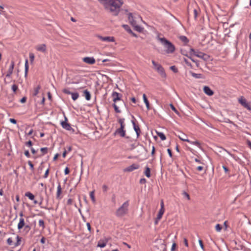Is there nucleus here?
<instances>
[{
	"label": "nucleus",
	"instance_id": "e433bc0d",
	"mask_svg": "<svg viewBox=\"0 0 251 251\" xmlns=\"http://www.w3.org/2000/svg\"><path fill=\"white\" fill-rule=\"evenodd\" d=\"M41 152H42V154L41 155H44L48 153V148L47 147L42 148L40 149Z\"/></svg>",
	"mask_w": 251,
	"mask_h": 251
},
{
	"label": "nucleus",
	"instance_id": "ea45409f",
	"mask_svg": "<svg viewBox=\"0 0 251 251\" xmlns=\"http://www.w3.org/2000/svg\"><path fill=\"white\" fill-rule=\"evenodd\" d=\"M182 195L184 198H186L187 200H189L190 199V196L188 193L186 192L185 191H183L182 192Z\"/></svg>",
	"mask_w": 251,
	"mask_h": 251
},
{
	"label": "nucleus",
	"instance_id": "473e14b6",
	"mask_svg": "<svg viewBox=\"0 0 251 251\" xmlns=\"http://www.w3.org/2000/svg\"><path fill=\"white\" fill-rule=\"evenodd\" d=\"M41 88V87L40 85H38L35 89H34V92L33 93V96H36L37 95V94L39 93V90Z\"/></svg>",
	"mask_w": 251,
	"mask_h": 251
},
{
	"label": "nucleus",
	"instance_id": "052dcab7",
	"mask_svg": "<svg viewBox=\"0 0 251 251\" xmlns=\"http://www.w3.org/2000/svg\"><path fill=\"white\" fill-rule=\"evenodd\" d=\"M26 99H27L26 97H24L23 98H22V99L20 100V102H21V103H25V102L26 101Z\"/></svg>",
	"mask_w": 251,
	"mask_h": 251
},
{
	"label": "nucleus",
	"instance_id": "412c9836",
	"mask_svg": "<svg viewBox=\"0 0 251 251\" xmlns=\"http://www.w3.org/2000/svg\"><path fill=\"white\" fill-rule=\"evenodd\" d=\"M83 96L85 97L87 100H89L91 99V94L87 90H85L83 91Z\"/></svg>",
	"mask_w": 251,
	"mask_h": 251
},
{
	"label": "nucleus",
	"instance_id": "ddd939ff",
	"mask_svg": "<svg viewBox=\"0 0 251 251\" xmlns=\"http://www.w3.org/2000/svg\"><path fill=\"white\" fill-rule=\"evenodd\" d=\"M67 118L65 117V121H62L61 123V126H62V127L67 130H70L71 129H72V127L71 126V125L70 124L68 123L67 122Z\"/></svg>",
	"mask_w": 251,
	"mask_h": 251
},
{
	"label": "nucleus",
	"instance_id": "dca6fc26",
	"mask_svg": "<svg viewBox=\"0 0 251 251\" xmlns=\"http://www.w3.org/2000/svg\"><path fill=\"white\" fill-rule=\"evenodd\" d=\"M203 90L204 93L209 96H211L214 94V92L208 86H204Z\"/></svg>",
	"mask_w": 251,
	"mask_h": 251
},
{
	"label": "nucleus",
	"instance_id": "a211bd4d",
	"mask_svg": "<svg viewBox=\"0 0 251 251\" xmlns=\"http://www.w3.org/2000/svg\"><path fill=\"white\" fill-rule=\"evenodd\" d=\"M57 193H56V199L58 200H60L61 199V197L60 196V195L62 193V188L61 187V185L60 183H58V185L57 186Z\"/></svg>",
	"mask_w": 251,
	"mask_h": 251
},
{
	"label": "nucleus",
	"instance_id": "f704fd0d",
	"mask_svg": "<svg viewBox=\"0 0 251 251\" xmlns=\"http://www.w3.org/2000/svg\"><path fill=\"white\" fill-rule=\"evenodd\" d=\"M16 239H17V242H16V243L15 244V247L18 246L19 245H20V244H21V242L22 238H21V237H20V236H17Z\"/></svg>",
	"mask_w": 251,
	"mask_h": 251
},
{
	"label": "nucleus",
	"instance_id": "37998d69",
	"mask_svg": "<svg viewBox=\"0 0 251 251\" xmlns=\"http://www.w3.org/2000/svg\"><path fill=\"white\" fill-rule=\"evenodd\" d=\"M12 91L14 92H16L18 89V86L16 84H13L12 86Z\"/></svg>",
	"mask_w": 251,
	"mask_h": 251
},
{
	"label": "nucleus",
	"instance_id": "f8f14e48",
	"mask_svg": "<svg viewBox=\"0 0 251 251\" xmlns=\"http://www.w3.org/2000/svg\"><path fill=\"white\" fill-rule=\"evenodd\" d=\"M82 60L84 62L92 65L95 63L96 60L93 57H85L83 58Z\"/></svg>",
	"mask_w": 251,
	"mask_h": 251
},
{
	"label": "nucleus",
	"instance_id": "5fc2aeb1",
	"mask_svg": "<svg viewBox=\"0 0 251 251\" xmlns=\"http://www.w3.org/2000/svg\"><path fill=\"white\" fill-rule=\"evenodd\" d=\"M73 203V200L71 199H69L67 201V204L69 205H72Z\"/></svg>",
	"mask_w": 251,
	"mask_h": 251
},
{
	"label": "nucleus",
	"instance_id": "6e6d98bb",
	"mask_svg": "<svg viewBox=\"0 0 251 251\" xmlns=\"http://www.w3.org/2000/svg\"><path fill=\"white\" fill-rule=\"evenodd\" d=\"M49 174V169H48L45 172V173L44 176V178H47Z\"/></svg>",
	"mask_w": 251,
	"mask_h": 251
},
{
	"label": "nucleus",
	"instance_id": "79ce46f5",
	"mask_svg": "<svg viewBox=\"0 0 251 251\" xmlns=\"http://www.w3.org/2000/svg\"><path fill=\"white\" fill-rule=\"evenodd\" d=\"M39 226H42L43 229L45 228L44 222L43 220H40L39 221Z\"/></svg>",
	"mask_w": 251,
	"mask_h": 251
},
{
	"label": "nucleus",
	"instance_id": "72a5a7b5",
	"mask_svg": "<svg viewBox=\"0 0 251 251\" xmlns=\"http://www.w3.org/2000/svg\"><path fill=\"white\" fill-rule=\"evenodd\" d=\"M94 193H95V192L94 191H92L90 192V198L91 199L92 201L95 203V201H96V200H95V196H94Z\"/></svg>",
	"mask_w": 251,
	"mask_h": 251
},
{
	"label": "nucleus",
	"instance_id": "4be33fe9",
	"mask_svg": "<svg viewBox=\"0 0 251 251\" xmlns=\"http://www.w3.org/2000/svg\"><path fill=\"white\" fill-rule=\"evenodd\" d=\"M143 98L144 101L145 103L146 104L147 109L150 110V103H149V100L147 99L146 94H143Z\"/></svg>",
	"mask_w": 251,
	"mask_h": 251
},
{
	"label": "nucleus",
	"instance_id": "5701e85b",
	"mask_svg": "<svg viewBox=\"0 0 251 251\" xmlns=\"http://www.w3.org/2000/svg\"><path fill=\"white\" fill-rule=\"evenodd\" d=\"M189 73L191 74V75L193 77H194L195 78H203L202 75L201 74H196V73H194L192 71H190Z\"/></svg>",
	"mask_w": 251,
	"mask_h": 251
},
{
	"label": "nucleus",
	"instance_id": "680f3d73",
	"mask_svg": "<svg viewBox=\"0 0 251 251\" xmlns=\"http://www.w3.org/2000/svg\"><path fill=\"white\" fill-rule=\"evenodd\" d=\"M9 121L11 123L13 124H16L17 123V121L15 119L10 118Z\"/></svg>",
	"mask_w": 251,
	"mask_h": 251
},
{
	"label": "nucleus",
	"instance_id": "3c124183",
	"mask_svg": "<svg viewBox=\"0 0 251 251\" xmlns=\"http://www.w3.org/2000/svg\"><path fill=\"white\" fill-rule=\"evenodd\" d=\"M123 26L124 27L125 30L129 33V29H131L128 25H124Z\"/></svg>",
	"mask_w": 251,
	"mask_h": 251
},
{
	"label": "nucleus",
	"instance_id": "0eeeda50",
	"mask_svg": "<svg viewBox=\"0 0 251 251\" xmlns=\"http://www.w3.org/2000/svg\"><path fill=\"white\" fill-rule=\"evenodd\" d=\"M166 250V245L162 241L156 242L155 245L153 246L152 251H165Z\"/></svg>",
	"mask_w": 251,
	"mask_h": 251
},
{
	"label": "nucleus",
	"instance_id": "c85d7f7f",
	"mask_svg": "<svg viewBox=\"0 0 251 251\" xmlns=\"http://www.w3.org/2000/svg\"><path fill=\"white\" fill-rule=\"evenodd\" d=\"M25 196L29 198L30 200H33L34 199V196L30 192H26L25 194Z\"/></svg>",
	"mask_w": 251,
	"mask_h": 251
},
{
	"label": "nucleus",
	"instance_id": "cd10ccee",
	"mask_svg": "<svg viewBox=\"0 0 251 251\" xmlns=\"http://www.w3.org/2000/svg\"><path fill=\"white\" fill-rule=\"evenodd\" d=\"M28 70V60L26 59L25 62V77L27 76Z\"/></svg>",
	"mask_w": 251,
	"mask_h": 251
},
{
	"label": "nucleus",
	"instance_id": "864d4df0",
	"mask_svg": "<svg viewBox=\"0 0 251 251\" xmlns=\"http://www.w3.org/2000/svg\"><path fill=\"white\" fill-rule=\"evenodd\" d=\"M7 243L8 245H11L13 243L12 239L11 238H8V239L7 240Z\"/></svg>",
	"mask_w": 251,
	"mask_h": 251
},
{
	"label": "nucleus",
	"instance_id": "13d9d810",
	"mask_svg": "<svg viewBox=\"0 0 251 251\" xmlns=\"http://www.w3.org/2000/svg\"><path fill=\"white\" fill-rule=\"evenodd\" d=\"M147 182L146 181V179L144 178H141L140 180V183L141 184H145Z\"/></svg>",
	"mask_w": 251,
	"mask_h": 251
},
{
	"label": "nucleus",
	"instance_id": "0e129e2a",
	"mask_svg": "<svg viewBox=\"0 0 251 251\" xmlns=\"http://www.w3.org/2000/svg\"><path fill=\"white\" fill-rule=\"evenodd\" d=\"M70 173V170L68 167H66L64 170V173L65 175H68Z\"/></svg>",
	"mask_w": 251,
	"mask_h": 251
},
{
	"label": "nucleus",
	"instance_id": "a19ab883",
	"mask_svg": "<svg viewBox=\"0 0 251 251\" xmlns=\"http://www.w3.org/2000/svg\"><path fill=\"white\" fill-rule=\"evenodd\" d=\"M215 228L217 231L220 232L222 228V226L220 224H217L215 226Z\"/></svg>",
	"mask_w": 251,
	"mask_h": 251
},
{
	"label": "nucleus",
	"instance_id": "2f4dec72",
	"mask_svg": "<svg viewBox=\"0 0 251 251\" xmlns=\"http://www.w3.org/2000/svg\"><path fill=\"white\" fill-rule=\"evenodd\" d=\"M71 95L72 98L74 100H77L79 97V94L78 93H72Z\"/></svg>",
	"mask_w": 251,
	"mask_h": 251
},
{
	"label": "nucleus",
	"instance_id": "6e6552de",
	"mask_svg": "<svg viewBox=\"0 0 251 251\" xmlns=\"http://www.w3.org/2000/svg\"><path fill=\"white\" fill-rule=\"evenodd\" d=\"M189 54L190 55H194L198 57L203 58L204 60H206V59L204 58V56H207L206 54L200 52L199 50H195L194 49H190Z\"/></svg>",
	"mask_w": 251,
	"mask_h": 251
},
{
	"label": "nucleus",
	"instance_id": "4d7b16f0",
	"mask_svg": "<svg viewBox=\"0 0 251 251\" xmlns=\"http://www.w3.org/2000/svg\"><path fill=\"white\" fill-rule=\"evenodd\" d=\"M25 226V230H26L27 231H28L31 229V227L29 225H26V226Z\"/></svg>",
	"mask_w": 251,
	"mask_h": 251
},
{
	"label": "nucleus",
	"instance_id": "de8ad7c7",
	"mask_svg": "<svg viewBox=\"0 0 251 251\" xmlns=\"http://www.w3.org/2000/svg\"><path fill=\"white\" fill-rule=\"evenodd\" d=\"M62 92L66 94H72V92H71L68 89L65 88L63 89Z\"/></svg>",
	"mask_w": 251,
	"mask_h": 251
},
{
	"label": "nucleus",
	"instance_id": "f3484780",
	"mask_svg": "<svg viewBox=\"0 0 251 251\" xmlns=\"http://www.w3.org/2000/svg\"><path fill=\"white\" fill-rule=\"evenodd\" d=\"M37 50L45 53L47 51L46 45L45 44L39 45L36 47Z\"/></svg>",
	"mask_w": 251,
	"mask_h": 251
},
{
	"label": "nucleus",
	"instance_id": "a18cd8bd",
	"mask_svg": "<svg viewBox=\"0 0 251 251\" xmlns=\"http://www.w3.org/2000/svg\"><path fill=\"white\" fill-rule=\"evenodd\" d=\"M34 54L33 53H29V59L31 62L34 61Z\"/></svg>",
	"mask_w": 251,
	"mask_h": 251
},
{
	"label": "nucleus",
	"instance_id": "b1692460",
	"mask_svg": "<svg viewBox=\"0 0 251 251\" xmlns=\"http://www.w3.org/2000/svg\"><path fill=\"white\" fill-rule=\"evenodd\" d=\"M25 221L24 218H21L20 219L19 223L18 224V229H21L25 226Z\"/></svg>",
	"mask_w": 251,
	"mask_h": 251
},
{
	"label": "nucleus",
	"instance_id": "774afa93",
	"mask_svg": "<svg viewBox=\"0 0 251 251\" xmlns=\"http://www.w3.org/2000/svg\"><path fill=\"white\" fill-rule=\"evenodd\" d=\"M102 189L103 192H106L108 189V187L106 185H103L102 186Z\"/></svg>",
	"mask_w": 251,
	"mask_h": 251
},
{
	"label": "nucleus",
	"instance_id": "c03bdc74",
	"mask_svg": "<svg viewBox=\"0 0 251 251\" xmlns=\"http://www.w3.org/2000/svg\"><path fill=\"white\" fill-rule=\"evenodd\" d=\"M170 69L173 71L174 73H177L178 69L175 66H172L170 67Z\"/></svg>",
	"mask_w": 251,
	"mask_h": 251
},
{
	"label": "nucleus",
	"instance_id": "9d476101",
	"mask_svg": "<svg viewBox=\"0 0 251 251\" xmlns=\"http://www.w3.org/2000/svg\"><path fill=\"white\" fill-rule=\"evenodd\" d=\"M125 126H120V128H118L114 134L115 135L116 134L120 135V136L122 137H124L126 136V130L124 129Z\"/></svg>",
	"mask_w": 251,
	"mask_h": 251
},
{
	"label": "nucleus",
	"instance_id": "393cba45",
	"mask_svg": "<svg viewBox=\"0 0 251 251\" xmlns=\"http://www.w3.org/2000/svg\"><path fill=\"white\" fill-rule=\"evenodd\" d=\"M144 174L147 177H151V169L149 167H146Z\"/></svg>",
	"mask_w": 251,
	"mask_h": 251
},
{
	"label": "nucleus",
	"instance_id": "4c0bfd02",
	"mask_svg": "<svg viewBox=\"0 0 251 251\" xmlns=\"http://www.w3.org/2000/svg\"><path fill=\"white\" fill-rule=\"evenodd\" d=\"M170 106L173 111H174L177 115L179 114L178 111L177 110V109L175 108V107L174 106L173 104H170Z\"/></svg>",
	"mask_w": 251,
	"mask_h": 251
},
{
	"label": "nucleus",
	"instance_id": "69168bd1",
	"mask_svg": "<svg viewBox=\"0 0 251 251\" xmlns=\"http://www.w3.org/2000/svg\"><path fill=\"white\" fill-rule=\"evenodd\" d=\"M194 18L196 19L198 16V11L196 9L194 10Z\"/></svg>",
	"mask_w": 251,
	"mask_h": 251
},
{
	"label": "nucleus",
	"instance_id": "1a4fd4ad",
	"mask_svg": "<svg viewBox=\"0 0 251 251\" xmlns=\"http://www.w3.org/2000/svg\"><path fill=\"white\" fill-rule=\"evenodd\" d=\"M239 103L243 105L245 108L248 109L249 110L251 111V106L247 102L246 100L243 97H241L238 100Z\"/></svg>",
	"mask_w": 251,
	"mask_h": 251
},
{
	"label": "nucleus",
	"instance_id": "c9c22d12",
	"mask_svg": "<svg viewBox=\"0 0 251 251\" xmlns=\"http://www.w3.org/2000/svg\"><path fill=\"white\" fill-rule=\"evenodd\" d=\"M125 119L124 118H119L118 119V123L120 124V126H125V124L124 123Z\"/></svg>",
	"mask_w": 251,
	"mask_h": 251
},
{
	"label": "nucleus",
	"instance_id": "58836bf2",
	"mask_svg": "<svg viewBox=\"0 0 251 251\" xmlns=\"http://www.w3.org/2000/svg\"><path fill=\"white\" fill-rule=\"evenodd\" d=\"M190 143L192 144H193V145H196L197 146L199 147L200 148L201 147V144L198 141H190V142H189Z\"/></svg>",
	"mask_w": 251,
	"mask_h": 251
},
{
	"label": "nucleus",
	"instance_id": "39448f33",
	"mask_svg": "<svg viewBox=\"0 0 251 251\" xmlns=\"http://www.w3.org/2000/svg\"><path fill=\"white\" fill-rule=\"evenodd\" d=\"M136 18V17H134L131 13L128 14V19L130 24L134 27V30L138 32H142L144 28L137 25L136 21L135 20Z\"/></svg>",
	"mask_w": 251,
	"mask_h": 251
},
{
	"label": "nucleus",
	"instance_id": "c756f323",
	"mask_svg": "<svg viewBox=\"0 0 251 251\" xmlns=\"http://www.w3.org/2000/svg\"><path fill=\"white\" fill-rule=\"evenodd\" d=\"M179 39L182 42L184 43L185 44L189 42V40L185 36H180L179 37Z\"/></svg>",
	"mask_w": 251,
	"mask_h": 251
},
{
	"label": "nucleus",
	"instance_id": "7ed1b4c3",
	"mask_svg": "<svg viewBox=\"0 0 251 251\" xmlns=\"http://www.w3.org/2000/svg\"><path fill=\"white\" fill-rule=\"evenodd\" d=\"M158 40L166 49V51L167 53H173L175 50V46L165 38H158Z\"/></svg>",
	"mask_w": 251,
	"mask_h": 251
},
{
	"label": "nucleus",
	"instance_id": "20e7f679",
	"mask_svg": "<svg viewBox=\"0 0 251 251\" xmlns=\"http://www.w3.org/2000/svg\"><path fill=\"white\" fill-rule=\"evenodd\" d=\"M129 201H125L116 211V215L118 217H122L128 212Z\"/></svg>",
	"mask_w": 251,
	"mask_h": 251
},
{
	"label": "nucleus",
	"instance_id": "9b49d317",
	"mask_svg": "<svg viewBox=\"0 0 251 251\" xmlns=\"http://www.w3.org/2000/svg\"><path fill=\"white\" fill-rule=\"evenodd\" d=\"M140 166L139 164H133L131 165L130 166L126 167V168L124 169V172H130L134 170L138 169L139 168Z\"/></svg>",
	"mask_w": 251,
	"mask_h": 251
},
{
	"label": "nucleus",
	"instance_id": "6ab92c4d",
	"mask_svg": "<svg viewBox=\"0 0 251 251\" xmlns=\"http://www.w3.org/2000/svg\"><path fill=\"white\" fill-rule=\"evenodd\" d=\"M164 212V209H160V210L159 211V212H158V213L157 214V217L156 218L155 221V224H157V222H158V221L161 219V218H162V215H163Z\"/></svg>",
	"mask_w": 251,
	"mask_h": 251
},
{
	"label": "nucleus",
	"instance_id": "7c9ffc66",
	"mask_svg": "<svg viewBox=\"0 0 251 251\" xmlns=\"http://www.w3.org/2000/svg\"><path fill=\"white\" fill-rule=\"evenodd\" d=\"M157 135L160 138L161 140L163 141L166 139V136L162 132H157Z\"/></svg>",
	"mask_w": 251,
	"mask_h": 251
},
{
	"label": "nucleus",
	"instance_id": "f257e3e1",
	"mask_svg": "<svg viewBox=\"0 0 251 251\" xmlns=\"http://www.w3.org/2000/svg\"><path fill=\"white\" fill-rule=\"evenodd\" d=\"M99 2L103 3L105 8L109 10L114 16L118 15L120 9L123 4L120 0H98Z\"/></svg>",
	"mask_w": 251,
	"mask_h": 251
},
{
	"label": "nucleus",
	"instance_id": "bf43d9fd",
	"mask_svg": "<svg viewBox=\"0 0 251 251\" xmlns=\"http://www.w3.org/2000/svg\"><path fill=\"white\" fill-rule=\"evenodd\" d=\"M167 151H168V153L169 155V156L171 157H172L173 156V154H172V150L170 149H167Z\"/></svg>",
	"mask_w": 251,
	"mask_h": 251
},
{
	"label": "nucleus",
	"instance_id": "603ef678",
	"mask_svg": "<svg viewBox=\"0 0 251 251\" xmlns=\"http://www.w3.org/2000/svg\"><path fill=\"white\" fill-rule=\"evenodd\" d=\"M184 61L185 62V63L189 66L192 67V64H191V63H190L188 60L186 59V58H184Z\"/></svg>",
	"mask_w": 251,
	"mask_h": 251
},
{
	"label": "nucleus",
	"instance_id": "e2e57ef3",
	"mask_svg": "<svg viewBox=\"0 0 251 251\" xmlns=\"http://www.w3.org/2000/svg\"><path fill=\"white\" fill-rule=\"evenodd\" d=\"M24 154L27 157H29L30 156V153H29V152L28 151H25L24 152Z\"/></svg>",
	"mask_w": 251,
	"mask_h": 251
},
{
	"label": "nucleus",
	"instance_id": "a878e982",
	"mask_svg": "<svg viewBox=\"0 0 251 251\" xmlns=\"http://www.w3.org/2000/svg\"><path fill=\"white\" fill-rule=\"evenodd\" d=\"M106 243H107V241L100 240L98 243L97 247H100V248H103L106 246Z\"/></svg>",
	"mask_w": 251,
	"mask_h": 251
},
{
	"label": "nucleus",
	"instance_id": "f03ea898",
	"mask_svg": "<svg viewBox=\"0 0 251 251\" xmlns=\"http://www.w3.org/2000/svg\"><path fill=\"white\" fill-rule=\"evenodd\" d=\"M112 97L113 98V100L114 102V103L112 104V106H113L115 112L118 113H121V110L119 109V107L115 103L117 101H121V102L119 104L121 105H125L124 101L121 100L122 97V94L116 92H113L112 94Z\"/></svg>",
	"mask_w": 251,
	"mask_h": 251
},
{
	"label": "nucleus",
	"instance_id": "4468645a",
	"mask_svg": "<svg viewBox=\"0 0 251 251\" xmlns=\"http://www.w3.org/2000/svg\"><path fill=\"white\" fill-rule=\"evenodd\" d=\"M131 123L133 125L134 130H135L136 133L137 137H138L141 133V130L139 127V125H136L135 124V122L134 120H132Z\"/></svg>",
	"mask_w": 251,
	"mask_h": 251
},
{
	"label": "nucleus",
	"instance_id": "423d86ee",
	"mask_svg": "<svg viewBox=\"0 0 251 251\" xmlns=\"http://www.w3.org/2000/svg\"><path fill=\"white\" fill-rule=\"evenodd\" d=\"M152 63L154 66V69L156 70L158 73L161 75V76L165 78L166 76V74L164 71V69L163 67L160 65L157 64L155 61L152 60Z\"/></svg>",
	"mask_w": 251,
	"mask_h": 251
},
{
	"label": "nucleus",
	"instance_id": "338daca9",
	"mask_svg": "<svg viewBox=\"0 0 251 251\" xmlns=\"http://www.w3.org/2000/svg\"><path fill=\"white\" fill-rule=\"evenodd\" d=\"M129 33H130L134 37H137V35L134 33L132 30L131 29H129Z\"/></svg>",
	"mask_w": 251,
	"mask_h": 251
},
{
	"label": "nucleus",
	"instance_id": "bb28decb",
	"mask_svg": "<svg viewBox=\"0 0 251 251\" xmlns=\"http://www.w3.org/2000/svg\"><path fill=\"white\" fill-rule=\"evenodd\" d=\"M14 65H15V63H14V61H11V65H10V66L8 70V71H7L8 73H9V74H12L13 71L14 69Z\"/></svg>",
	"mask_w": 251,
	"mask_h": 251
},
{
	"label": "nucleus",
	"instance_id": "2eb2a0df",
	"mask_svg": "<svg viewBox=\"0 0 251 251\" xmlns=\"http://www.w3.org/2000/svg\"><path fill=\"white\" fill-rule=\"evenodd\" d=\"M98 38L102 41L111 42L114 41V38L113 37H102L101 36H98Z\"/></svg>",
	"mask_w": 251,
	"mask_h": 251
},
{
	"label": "nucleus",
	"instance_id": "49530a36",
	"mask_svg": "<svg viewBox=\"0 0 251 251\" xmlns=\"http://www.w3.org/2000/svg\"><path fill=\"white\" fill-rule=\"evenodd\" d=\"M27 163H28V164L29 165V166H30L31 170L32 171H34V165L32 164V163L31 162V161L29 160V161H28Z\"/></svg>",
	"mask_w": 251,
	"mask_h": 251
},
{
	"label": "nucleus",
	"instance_id": "09e8293b",
	"mask_svg": "<svg viewBox=\"0 0 251 251\" xmlns=\"http://www.w3.org/2000/svg\"><path fill=\"white\" fill-rule=\"evenodd\" d=\"M199 243L200 244V246L201 248V249L202 250H204V245H203V242L200 239L199 240Z\"/></svg>",
	"mask_w": 251,
	"mask_h": 251
},
{
	"label": "nucleus",
	"instance_id": "aec40b11",
	"mask_svg": "<svg viewBox=\"0 0 251 251\" xmlns=\"http://www.w3.org/2000/svg\"><path fill=\"white\" fill-rule=\"evenodd\" d=\"M178 137L182 141L190 142V141L187 138V135L183 133H181L180 135H178Z\"/></svg>",
	"mask_w": 251,
	"mask_h": 251
},
{
	"label": "nucleus",
	"instance_id": "8fccbe9b",
	"mask_svg": "<svg viewBox=\"0 0 251 251\" xmlns=\"http://www.w3.org/2000/svg\"><path fill=\"white\" fill-rule=\"evenodd\" d=\"M25 145L28 147H31L32 146V142L29 140L26 142H25Z\"/></svg>",
	"mask_w": 251,
	"mask_h": 251
}]
</instances>
